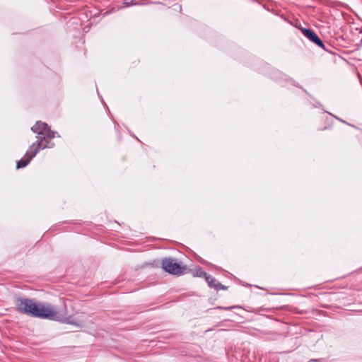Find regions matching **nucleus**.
Wrapping results in <instances>:
<instances>
[{
  "instance_id": "7ed1b4c3",
  "label": "nucleus",
  "mask_w": 362,
  "mask_h": 362,
  "mask_svg": "<svg viewBox=\"0 0 362 362\" xmlns=\"http://www.w3.org/2000/svg\"><path fill=\"white\" fill-rule=\"evenodd\" d=\"M161 267L166 272L180 276L185 273L187 268L185 265L177 262L173 258H164L161 261Z\"/></svg>"
},
{
  "instance_id": "423d86ee",
  "label": "nucleus",
  "mask_w": 362,
  "mask_h": 362,
  "mask_svg": "<svg viewBox=\"0 0 362 362\" xmlns=\"http://www.w3.org/2000/svg\"><path fill=\"white\" fill-rule=\"evenodd\" d=\"M301 32L310 41H312L313 42H314L319 47L324 48V44H323L322 41L317 35V34L315 33H314L312 30L307 29V28H302Z\"/></svg>"
},
{
  "instance_id": "f257e3e1",
  "label": "nucleus",
  "mask_w": 362,
  "mask_h": 362,
  "mask_svg": "<svg viewBox=\"0 0 362 362\" xmlns=\"http://www.w3.org/2000/svg\"><path fill=\"white\" fill-rule=\"evenodd\" d=\"M31 129L37 134L36 143L33 144L35 145V148H37L39 151L40 149H44L47 147L50 148L53 146L52 139L54 135L46 123L41 121L37 122Z\"/></svg>"
},
{
  "instance_id": "0eeeda50",
  "label": "nucleus",
  "mask_w": 362,
  "mask_h": 362,
  "mask_svg": "<svg viewBox=\"0 0 362 362\" xmlns=\"http://www.w3.org/2000/svg\"><path fill=\"white\" fill-rule=\"evenodd\" d=\"M206 282L209 287L213 288L217 291L218 290H226L228 288L227 286L222 285L220 282H218L215 278L209 276L206 277Z\"/></svg>"
},
{
  "instance_id": "6e6552de",
  "label": "nucleus",
  "mask_w": 362,
  "mask_h": 362,
  "mask_svg": "<svg viewBox=\"0 0 362 362\" xmlns=\"http://www.w3.org/2000/svg\"><path fill=\"white\" fill-rule=\"evenodd\" d=\"M197 276L199 277H204L206 280V277H208L209 275H208L206 272L200 269L197 271Z\"/></svg>"
},
{
  "instance_id": "39448f33",
  "label": "nucleus",
  "mask_w": 362,
  "mask_h": 362,
  "mask_svg": "<svg viewBox=\"0 0 362 362\" xmlns=\"http://www.w3.org/2000/svg\"><path fill=\"white\" fill-rule=\"evenodd\" d=\"M37 152V148H35V145H32L26 152L25 156L17 162L16 168L19 169L25 167Z\"/></svg>"
},
{
  "instance_id": "f03ea898",
  "label": "nucleus",
  "mask_w": 362,
  "mask_h": 362,
  "mask_svg": "<svg viewBox=\"0 0 362 362\" xmlns=\"http://www.w3.org/2000/svg\"><path fill=\"white\" fill-rule=\"evenodd\" d=\"M36 310L35 317H37L60 320L62 317L59 315L57 309L49 303L37 302Z\"/></svg>"
},
{
  "instance_id": "20e7f679",
  "label": "nucleus",
  "mask_w": 362,
  "mask_h": 362,
  "mask_svg": "<svg viewBox=\"0 0 362 362\" xmlns=\"http://www.w3.org/2000/svg\"><path fill=\"white\" fill-rule=\"evenodd\" d=\"M16 305L19 312L35 317L37 311V303L33 300L23 298H18L16 301Z\"/></svg>"
}]
</instances>
